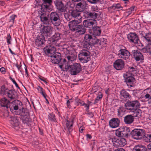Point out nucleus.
I'll return each instance as SVG.
<instances>
[{"label": "nucleus", "mask_w": 151, "mask_h": 151, "mask_svg": "<svg viewBox=\"0 0 151 151\" xmlns=\"http://www.w3.org/2000/svg\"><path fill=\"white\" fill-rule=\"evenodd\" d=\"M53 27L50 25H47L43 27L42 32L45 36H49L52 34Z\"/></svg>", "instance_id": "a211bd4d"}, {"label": "nucleus", "mask_w": 151, "mask_h": 151, "mask_svg": "<svg viewBox=\"0 0 151 151\" xmlns=\"http://www.w3.org/2000/svg\"><path fill=\"white\" fill-rule=\"evenodd\" d=\"M144 97L145 99H151V88H149L143 91Z\"/></svg>", "instance_id": "c85d7f7f"}, {"label": "nucleus", "mask_w": 151, "mask_h": 151, "mask_svg": "<svg viewBox=\"0 0 151 151\" xmlns=\"http://www.w3.org/2000/svg\"><path fill=\"white\" fill-rule=\"evenodd\" d=\"M66 71H69L72 75H75L78 74L81 70L82 68L79 63H75L73 65L67 64L65 66Z\"/></svg>", "instance_id": "f257e3e1"}, {"label": "nucleus", "mask_w": 151, "mask_h": 151, "mask_svg": "<svg viewBox=\"0 0 151 151\" xmlns=\"http://www.w3.org/2000/svg\"><path fill=\"white\" fill-rule=\"evenodd\" d=\"M84 107L86 108V111L87 112H88L89 111V105H88L87 104H86L85 103V105H84Z\"/></svg>", "instance_id": "0e129e2a"}, {"label": "nucleus", "mask_w": 151, "mask_h": 151, "mask_svg": "<svg viewBox=\"0 0 151 151\" xmlns=\"http://www.w3.org/2000/svg\"><path fill=\"white\" fill-rule=\"evenodd\" d=\"M120 121L117 118H113L109 121V125L112 128L117 127L119 124Z\"/></svg>", "instance_id": "5701e85b"}, {"label": "nucleus", "mask_w": 151, "mask_h": 151, "mask_svg": "<svg viewBox=\"0 0 151 151\" xmlns=\"http://www.w3.org/2000/svg\"><path fill=\"white\" fill-rule=\"evenodd\" d=\"M114 144L117 147H122L126 144V140L124 138H120L118 139H114Z\"/></svg>", "instance_id": "6ab92c4d"}, {"label": "nucleus", "mask_w": 151, "mask_h": 151, "mask_svg": "<svg viewBox=\"0 0 151 151\" xmlns=\"http://www.w3.org/2000/svg\"><path fill=\"white\" fill-rule=\"evenodd\" d=\"M91 9L94 13H98L99 16L100 15V12L99 11L98 8L97 6H92L91 7Z\"/></svg>", "instance_id": "a18cd8bd"}, {"label": "nucleus", "mask_w": 151, "mask_h": 151, "mask_svg": "<svg viewBox=\"0 0 151 151\" xmlns=\"http://www.w3.org/2000/svg\"><path fill=\"white\" fill-rule=\"evenodd\" d=\"M85 130V127L83 126L81 127L79 129V131L80 132L82 133L83 130Z\"/></svg>", "instance_id": "338daca9"}, {"label": "nucleus", "mask_w": 151, "mask_h": 151, "mask_svg": "<svg viewBox=\"0 0 151 151\" xmlns=\"http://www.w3.org/2000/svg\"><path fill=\"white\" fill-rule=\"evenodd\" d=\"M43 3L41 6V10L43 12L50 11L52 10V0H43Z\"/></svg>", "instance_id": "423d86ee"}, {"label": "nucleus", "mask_w": 151, "mask_h": 151, "mask_svg": "<svg viewBox=\"0 0 151 151\" xmlns=\"http://www.w3.org/2000/svg\"><path fill=\"white\" fill-rule=\"evenodd\" d=\"M89 51L87 50L83 49L80 52L78 55V57L84 56H87L90 55Z\"/></svg>", "instance_id": "ea45409f"}, {"label": "nucleus", "mask_w": 151, "mask_h": 151, "mask_svg": "<svg viewBox=\"0 0 151 151\" xmlns=\"http://www.w3.org/2000/svg\"><path fill=\"white\" fill-rule=\"evenodd\" d=\"M54 2L57 8V9H58L64 4L61 0H55L54 1Z\"/></svg>", "instance_id": "37998d69"}, {"label": "nucleus", "mask_w": 151, "mask_h": 151, "mask_svg": "<svg viewBox=\"0 0 151 151\" xmlns=\"http://www.w3.org/2000/svg\"><path fill=\"white\" fill-rule=\"evenodd\" d=\"M115 134L116 136L119 137H122L124 135L123 132L120 131V129H117L116 130Z\"/></svg>", "instance_id": "09e8293b"}, {"label": "nucleus", "mask_w": 151, "mask_h": 151, "mask_svg": "<svg viewBox=\"0 0 151 151\" xmlns=\"http://www.w3.org/2000/svg\"><path fill=\"white\" fill-rule=\"evenodd\" d=\"M126 110L123 107L121 106L117 109V115L120 117L122 116L125 114Z\"/></svg>", "instance_id": "e433bc0d"}, {"label": "nucleus", "mask_w": 151, "mask_h": 151, "mask_svg": "<svg viewBox=\"0 0 151 151\" xmlns=\"http://www.w3.org/2000/svg\"><path fill=\"white\" fill-rule=\"evenodd\" d=\"M147 140V142H151V134H149L147 135L146 138Z\"/></svg>", "instance_id": "69168bd1"}, {"label": "nucleus", "mask_w": 151, "mask_h": 151, "mask_svg": "<svg viewBox=\"0 0 151 151\" xmlns=\"http://www.w3.org/2000/svg\"><path fill=\"white\" fill-rule=\"evenodd\" d=\"M81 20H78L77 19L70 22L69 24V26L70 29L72 31L75 32L77 29V27L78 25V24L81 23Z\"/></svg>", "instance_id": "4468645a"}, {"label": "nucleus", "mask_w": 151, "mask_h": 151, "mask_svg": "<svg viewBox=\"0 0 151 151\" xmlns=\"http://www.w3.org/2000/svg\"><path fill=\"white\" fill-rule=\"evenodd\" d=\"M117 55L119 58L127 60L129 58L130 53L126 49H121L118 51Z\"/></svg>", "instance_id": "9d476101"}, {"label": "nucleus", "mask_w": 151, "mask_h": 151, "mask_svg": "<svg viewBox=\"0 0 151 151\" xmlns=\"http://www.w3.org/2000/svg\"><path fill=\"white\" fill-rule=\"evenodd\" d=\"M127 38L129 42L135 45L140 42L138 36L135 33H129L127 35Z\"/></svg>", "instance_id": "0eeeda50"}, {"label": "nucleus", "mask_w": 151, "mask_h": 151, "mask_svg": "<svg viewBox=\"0 0 151 151\" xmlns=\"http://www.w3.org/2000/svg\"><path fill=\"white\" fill-rule=\"evenodd\" d=\"M102 96L103 95L102 93L100 92H99L98 93V96H97V97L95 99L93 104H95L97 103H98V101H99L100 99H102Z\"/></svg>", "instance_id": "de8ad7c7"}, {"label": "nucleus", "mask_w": 151, "mask_h": 151, "mask_svg": "<svg viewBox=\"0 0 151 151\" xmlns=\"http://www.w3.org/2000/svg\"><path fill=\"white\" fill-rule=\"evenodd\" d=\"M67 9V8L65 5L63 4L57 9L59 11L61 12H64L66 11Z\"/></svg>", "instance_id": "8fccbe9b"}, {"label": "nucleus", "mask_w": 151, "mask_h": 151, "mask_svg": "<svg viewBox=\"0 0 151 151\" xmlns=\"http://www.w3.org/2000/svg\"><path fill=\"white\" fill-rule=\"evenodd\" d=\"M9 89L6 87L4 85H3L1 86L0 89V95H6Z\"/></svg>", "instance_id": "c9c22d12"}, {"label": "nucleus", "mask_w": 151, "mask_h": 151, "mask_svg": "<svg viewBox=\"0 0 151 151\" xmlns=\"http://www.w3.org/2000/svg\"><path fill=\"white\" fill-rule=\"evenodd\" d=\"M128 70L129 73H129L130 74L131 73H132V72L136 71V69L133 67H129L128 68Z\"/></svg>", "instance_id": "6e6d98bb"}, {"label": "nucleus", "mask_w": 151, "mask_h": 151, "mask_svg": "<svg viewBox=\"0 0 151 151\" xmlns=\"http://www.w3.org/2000/svg\"><path fill=\"white\" fill-rule=\"evenodd\" d=\"M136 7H135V6H133L130 8H129V10H130V11H131L132 12L136 11Z\"/></svg>", "instance_id": "e2e57ef3"}, {"label": "nucleus", "mask_w": 151, "mask_h": 151, "mask_svg": "<svg viewBox=\"0 0 151 151\" xmlns=\"http://www.w3.org/2000/svg\"><path fill=\"white\" fill-rule=\"evenodd\" d=\"M132 101L134 110L137 109L139 108L140 104L139 101L137 100Z\"/></svg>", "instance_id": "79ce46f5"}, {"label": "nucleus", "mask_w": 151, "mask_h": 151, "mask_svg": "<svg viewBox=\"0 0 151 151\" xmlns=\"http://www.w3.org/2000/svg\"><path fill=\"white\" fill-rule=\"evenodd\" d=\"M88 4L86 1L82 0L77 4L76 7V9L79 12H82L86 8Z\"/></svg>", "instance_id": "f3484780"}, {"label": "nucleus", "mask_w": 151, "mask_h": 151, "mask_svg": "<svg viewBox=\"0 0 151 151\" xmlns=\"http://www.w3.org/2000/svg\"><path fill=\"white\" fill-rule=\"evenodd\" d=\"M145 147L142 145H138L135 146L133 148V151H147Z\"/></svg>", "instance_id": "7c9ffc66"}, {"label": "nucleus", "mask_w": 151, "mask_h": 151, "mask_svg": "<svg viewBox=\"0 0 151 151\" xmlns=\"http://www.w3.org/2000/svg\"><path fill=\"white\" fill-rule=\"evenodd\" d=\"M134 113L132 116L133 117H139L141 116V111L139 109H136L132 111Z\"/></svg>", "instance_id": "a19ab883"}, {"label": "nucleus", "mask_w": 151, "mask_h": 151, "mask_svg": "<svg viewBox=\"0 0 151 151\" xmlns=\"http://www.w3.org/2000/svg\"><path fill=\"white\" fill-rule=\"evenodd\" d=\"M79 12L77 11L76 9V10H73L71 13V16L75 18V19H77L78 20H80L82 21V17L80 15V14Z\"/></svg>", "instance_id": "cd10ccee"}, {"label": "nucleus", "mask_w": 151, "mask_h": 151, "mask_svg": "<svg viewBox=\"0 0 151 151\" xmlns=\"http://www.w3.org/2000/svg\"><path fill=\"white\" fill-rule=\"evenodd\" d=\"M67 58L68 60L69 61H73L75 59V57L73 54H71L70 55H68L67 56Z\"/></svg>", "instance_id": "603ef678"}, {"label": "nucleus", "mask_w": 151, "mask_h": 151, "mask_svg": "<svg viewBox=\"0 0 151 151\" xmlns=\"http://www.w3.org/2000/svg\"><path fill=\"white\" fill-rule=\"evenodd\" d=\"M124 77L125 82L127 86L130 87H133L134 86V83L135 81V79L133 77L132 73L130 74L129 73L127 72L124 74Z\"/></svg>", "instance_id": "39448f33"}, {"label": "nucleus", "mask_w": 151, "mask_h": 151, "mask_svg": "<svg viewBox=\"0 0 151 151\" xmlns=\"http://www.w3.org/2000/svg\"><path fill=\"white\" fill-rule=\"evenodd\" d=\"M50 57L52 63L55 64L59 63L61 59V54L59 52H56Z\"/></svg>", "instance_id": "aec40b11"}, {"label": "nucleus", "mask_w": 151, "mask_h": 151, "mask_svg": "<svg viewBox=\"0 0 151 151\" xmlns=\"http://www.w3.org/2000/svg\"><path fill=\"white\" fill-rule=\"evenodd\" d=\"M91 4H95L98 2L99 0H87Z\"/></svg>", "instance_id": "13d9d810"}, {"label": "nucleus", "mask_w": 151, "mask_h": 151, "mask_svg": "<svg viewBox=\"0 0 151 151\" xmlns=\"http://www.w3.org/2000/svg\"><path fill=\"white\" fill-rule=\"evenodd\" d=\"M79 60L83 63H86L90 60L91 57L90 55L82 56L78 57Z\"/></svg>", "instance_id": "72a5a7b5"}, {"label": "nucleus", "mask_w": 151, "mask_h": 151, "mask_svg": "<svg viewBox=\"0 0 151 151\" xmlns=\"http://www.w3.org/2000/svg\"><path fill=\"white\" fill-rule=\"evenodd\" d=\"M40 20L43 23L46 24H49L50 22V19L48 18V15L46 13H43L41 14L40 16Z\"/></svg>", "instance_id": "4be33fe9"}, {"label": "nucleus", "mask_w": 151, "mask_h": 151, "mask_svg": "<svg viewBox=\"0 0 151 151\" xmlns=\"http://www.w3.org/2000/svg\"><path fill=\"white\" fill-rule=\"evenodd\" d=\"M48 45L44 48V51L46 54L49 56H51L53 55L55 53L56 48L55 47V45Z\"/></svg>", "instance_id": "1a4fd4ad"}, {"label": "nucleus", "mask_w": 151, "mask_h": 151, "mask_svg": "<svg viewBox=\"0 0 151 151\" xmlns=\"http://www.w3.org/2000/svg\"><path fill=\"white\" fill-rule=\"evenodd\" d=\"M119 97L121 101H126L131 97V96L125 90H122L120 92Z\"/></svg>", "instance_id": "dca6fc26"}, {"label": "nucleus", "mask_w": 151, "mask_h": 151, "mask_svg": "<svg viewBox=\"0 0 151 151\" xmlns=\"http://www.w3.org/2000/svg\"><path fill=\"white\" fill-rule=\"evenodd\" d=\"M84 27L91 29L97 26V22L94 19L84 20L83 22Z\"/></svg>", "instance_id": "9b49d317"}, {"label": "nucleus", "mask_w": 151, "mask_h": 151, "mask_svg": "<svg viewBox=\"0 0 151 151\" xmlns=\"http://www.w3.org/2000/svg\"><path fill=\"white\" fill-rule=\"evenodd\" d=\"M144 32H142V38L144 42L147 44L145 48L143 49V52L149 53L151 52V33H148L144 35Z\"/></svg>", "instance_id": "f03ea898"}, {"label": "nucleus", "mask_w": 151, "mask_h": 151, "mask_svg": "<svg viewBox=\"0 0 151 151\" xmlns=\"http://www.w3.org/2000/svg\"><path fill=\"white\" fill-rule=\"evenodd\" d=\"M45 40L44 36L42 35L38 36L35 40V45L37 47L41 46L45 42Z\"/></svg>", "instance_id": "412c9836"}, {"label": "nucleus", "mask_w": 151, "mask_h": 151, "mask_svg": "<svg viewBox=\"0 0 151 151\" xmlns=\"http://www.w3.org/2000/svg\"><path fill=\"white\" fill-rule=\"evenodd\" d=\"M49 120L52 122H55L56 121L55 116L53 113H49L48 115Z\"/></svg>", "instance_id": "58836bf2"}, {"label": "nucleus", "mask_w": 151, "mask_h": 151, "mask_svg": "<svg viewBox=\"0 0 151 151\" xmlns=\"http://www.w3.org/2000/svg\"><path fill=\"white\" fill-rule=\"evenodd\" d=\"M0 101L1 106L6 107H8V105L10 102L9 101L5 98L2 99Z\"/></svg>", "instance_id": "4c0bfd02"}, {"label": "nucleus", "mask_w": 151, "mask_h": 151, "mask_svg": "<svg viewBox=\"0 0 151 151\" xmlns=\"http://www.w3.org/2000/svg\"><path fill=\"white\" fill-rule=\"evenodd\" d=\"M49 17L50 21L52 24L56 27L57 29L59 30L58 27L60 24L59 14L56 12H52L50 14Z\"/></svg>", "instance_id": "7ed1b4c3"}, {"label": "nucleus", "mask_w": 151, "mask_h": 151, "mask_svg": "<svg viewBox=\"0 0 151 151\" xmlns=\"http://www.w3.org/2000/svg\"><path fill=\"white\" fill-rule=\"evenodd\" d=\"M86 29L82 25H78L75 31V33L78 35L84 34L86 32Z\"/></svg>", "instance_id": "b1692460"}, {"label": "nucleus", "mask_w": 151, "mask_h": 151, "mask_svg": "<svg viewBox=\"0 0 151 151\" xmlns=\"http://www.w3.org/2000/svg\"><path fill=\"white\" fill-rule=\"evenodd\" d=\"M93 31L92 32L93 35L98 36L100 35L101 32V30L100 27H96L95 28L93 27Z\"/></svg>", "instance_id": "473e14b6"}, {"label": "nucleus", "mask_w": 151, "mask_h": 151, "mask_svg": "<svg viewBox=\"0 0 151 151\" xmlns=\"http://www.w3.org/2000/svg\"><path fill=\"white\" fill-rule=\"evenodd\" d=\"M125 65L124 61L121 59H118L114 63V67L117 70H121Z\"/></svg>", "instance_id": "f8f14e48"}, {"label": "nucleus", "mask_w": 151, "mask_h": 151, "mask_svg": "<svg viewBox=\"0 0 151 151\" xmlns=\"http://www.w3.org/2000/svg\"><path fill=\"white\" fill-rule=\"evenodd\" d=\"M145 133L144 129H135L131 131L130 134L133 139L140 140L142 138Z\"/></svg>", "instance_id": "20e7f679"}, {"label": "nucleus", "mask_w": 151, "mask_h": 151, "mask_svg": "<svg viewBox=\"0 0 151 151\" xmlns=\"http://www.w3.org/2000/svg\"><path fill=\"white\" fill-rule=\"evenodd\" d=\"M11 100L16 99L17 97V93L14 90L9 89L6 95Z\"/></svg>", "instance_id": "393cba45"}, {"label": "nucleus", "mask_w": 151, "mask_h": 151, "mask_svg": "<svg viewBox=\"0 0 151 151\" xmlns=\"http://www.w3.org/2000/svg\"><path fill=\"white\" fill-rule=\"evenodd\" d=\"M92 36L89 34H86L84 37V40L86 42H89V43L92 40L93 38Z\"/></svg>", "instance_id": "c03bdc74"}, {"label": "nucleus", "mask_w": 151, "mask_h": 151, "mask_svg": "<svg viewBox=\"0 0 151 151\" xmlns=\"http://www.w3.org/2000/svg\"><path fill=\"white\" fill-rule=\"evenodd\" d=\"M7 42L8 44L9 45L11 44V41L12 40L10 34H7V36L6 37Z\"/></svg>", "instance_id": "5fc2aeb1"}, {"label": "nucleus", "mask_w": 151, "mask_h": 151, "mask_svg": "<svg viewBox=\"0 0 151 151\" xmlns=\"http://www.w3.org/2000/svg\"><path fill=\"white\" fill-rule=\"evenodd\" d=\"M147 150L148 151H151V143L147 145Z\"/></svg>", "instance_id": "774afa93"}, {"label": "nucleus", "mask_w": 151, "mask_h": 151, "mask_svg": "<svg viewBox=\"0 0 151 151\" xmlns=\"http://www.w3.org/2000/svg\"><path fill=\"white\" fill-rule=\"evenodd\" d=\"M11 79L12 81V82H13V83H14V84H15L17 88H18L19 89H20V87L19 86L18 84L17 83L16 81L14 80L12 78H11Z\"/></svg>", "instance_id": "052dcab7"}, {"label": "nucleus", "mask_w": 151, "mask_h": 151, "mask_svg": "<svg viewBox=\"0 0 151 151\" xmlns=\"http://www.w3.org/2000/svg\"><path fill=\"white\" fill-rule=\"evenodd\" d=\"M17 17L16 15L12 14L10 17L9 22H12L13 24L14 23V21L15 18Z\"/></svg>", "instance_id": "864d4df0"}, {"label": "nucleus", "mask_w": 151, "mask_h": 151, "mask_svg": "<svg viewBox=\"0 0 151 151\" xmlns=\"http://www.w3.org/2000/svg\"><path fill=\"white\" fill-rule=\"evenodd\" d=\"M16 116L11 118L10 123L14 127H17L19 125V122Z\"/></svg>", "instance_id": "2f4dec72"}, {"label": "nucleus", "mask_w": 151, "mask_h": 151, "mask_svg": "<svg viewBox=\"0 0 151 151\" xmlns=\"http://www.w3.org/2000/svg\"><path fill=\"white\" fill-rule=\"evenodd\" d=\"M124 106L126 109L127 110L132 111L134 110L132 101H128L125 104Z\"/></svg>", "instance_id": "f704fd0d"}, {"label": "nucleus", "mask_w": 151, "mask_h": 151, "mask_svg": "<svg viewBox=\"0 0 151 151\" xmlns=\"http://www.w3.org/2000/svg\"><path fill=\"white\" fill-rule=\"evenodd\" d=\"M77 103H78V104L81 106H84L85 104V103L83 101H82L80 99H78V101H76Z\"/></svg>", "instance_id": "4d7b16f0"}, {"label": "nucleus", "mask_w": 151, "mask_h": 151, "mask_svg": "<svg viewBox=\"0 0 151 151\" xmlns=\"http://www.w3.org/2000/svg\"><path fill=\"white\" fill-rule=\"evenodd\" d=\"M134 120V118L132 115H127L124 118V121L126 124H130L132 123Z\"/></svg>", "instance_id": "bb28decb"}, {"label": "nucleus", "mask_w": 151, "mask_h": 151, "mask_svg": "<svg viewBox=\"0 0 151 151\" xmlns=\"http://www.w3.org/2000/svg\"><path fill=\"white\" fill-rule=\"evenodd\" d=\"M91 45L89 42H86L85 43L83 46V49L87 50H90L91 49Z\"/></svg>", "instance_id": "49530a36"}, {"label": "nucleus", "mask_w": 151, "mask_h": 151, "mask_svg": "<svg viewBox=\"0 0 151 151\" xmlns=\"http://www.w3.org/2000/svg\"><path fill=\"white\" fill-rule=\"evenodd\" d=\"M62 35L60 33L56 32L50 39V41L52 45L58 46L59 44L57 42L62 37Z\"/></svg>", "instance_id": "ddd939ff"}, {"label": "nucleus", "mask_w": 151, "mask_h": 151, "mask_svg": "<svg viewBox=\"0 0 151 151\" xmlns=\"http://www.w3.org/2000/svg\"><path fill=\"white\" fill-rule=\"evenodd\" d=\"M89 18H96L97 17H98L99 14L98 13H92L89 12Z\"/></svg>", "instance_id": "3c124183"}, {"label": "nucleus", "mask_w": 151, "mask_h": 151, "mask_svg": "<svg viewBox=\"0 0 151 151\" xmlns=\"http://www.w3.org/2000/svg\"><path fill=\"white\" fill-rule=\"evenodd\" d=\"M104 41H105V39L104 38L101 39L100 40L95 37H93L89 43H90L92 46L98 43H99L100 45H101L102 44H103V43H104Z\"/></svg>", "instance_id": "a878e982"}, {"label": "nucleus", "mask_w": 151, "mask_h": 151, "mask_svg": "<svg viewBox=\"0 0 151 151\" xmlns=\"http://www.w3.org/2000/svg\"><path fill=\"white\" fill-rule=\"evenodd\" d=\"M23 107V104L20 101L15 100L11 103L10 109L11 111L13 112L14 110H19Z\"/></svg>", "instance_id": "6e6552de"}, {"label": "nucleus", "mask_w": 151, "mask_h": 151, "mask_svg": "<svg viewBox=\"0 0 151 151\" xmlns=\"http://www.w3.org/2000/svg\"><path fill=\"white\" fill-rule=\"evenodd\" d=\"M15 114L17 115H20L22 117L27 116L28 114L27 110L24 109L23 107L19 110V111L17 112Z\"/></svg>", "instance_id": "c756f323"}, {"label": "nucleus", "mask_w": 151, "mask_h": 151, "mask_svg": "<svg viewBox=\"0 0 151 151\" xmlns=\"http://www.w3.org/2000/svg\"><path fill=\"white\" fill-rule=\"evenodd\" d=\"M86 114L88 117L90 118L93 117L94 116L93 113L92 112H87V113H86Z\"/></svg>", "instance_id": "680f3d73"}, {"label": "nucleus", "mask_w": 151, "mask_h": 151, "mask_svg": "<svg viewBox=\"0 0 151 151\" xmlns=\"http://www.w3.org/2000/svg\"><path fill=\"white\" fill-rule=\"evenodd\" d=\"M132 53L133 58L137 61L143 60L144 57L142 54L139 51L137 50H133Z\"/></svg>", "instance_id": "2eb2a0df"}, {"label": "nucleus", "mask_w": 151, "mask_h": 151, "mask_svg": "<svg viewBox=\"0 0 151 151\" xmlns=\"http://www.w3.org/2000/svg\"><path fill=\"white\" fill-rule=\"evenodd\" d=\"M132 13V12H131V11H130V10H129V9H128L127 10L126 12L125 13V14L126 15L128 16L130 15Z\"/></svg>", "instance_id": "bf43d9fd"}]
</instances>
